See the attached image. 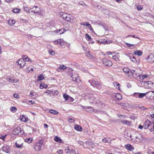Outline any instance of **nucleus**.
Instances as JSON below:
<instances>
[{"label":"nucleus","instance_id":"obj_33","mask_svg":"<svg viewBox=\"0 0 154 154\" xmlns=\"http://www.w3.org/2000/svg\"><path fill=\"white\" fill-rule=\"evenodd\" d=\"M148 77V75H140V79L142 80H143Z\"/></svg>","mask_w":154,"mask_h":154},{"label":"nucleus","instance_id":"obj_54","mask_svg":"<svg viewBox=\"0 0 154 154\" xmlns=\"http://www.w3.org/2000/svg\"><path fill=\"white\" fill-rule=\"evenodd\" d=\"M48 52L50 54L52 55H53L55 54V52L53 51L52 50L49 51H48Z\"/></svg>","mask_w":154,"mask_h":154},{"label":"nucleus","instance_id":"obj_48","mask_svg":"<svg viewBox=\"0 0 154 154\" xmlns=\"http://www.w3.org/2000/svg\"><path fill=\"white\" fill-rule=\"evenodd\" d=\"M63 97L66 100H67L69 99V96L66 94H64Z\"/></svg>","mask_w":154,"mask_h":154},{"label":"nucleus","instance_id":"obj_53","mask_svg":"<svg viewBox=\"0 0 154 154\" xmlns=\"http://www.w3.org/2000/svg\"><path fill=\"white\" fill-rule=\"evenodd\" d=\"M13 96L14 97L18 99V98H20V96L19 95H18L16 94H15V93L14 94H13Z\"/></svg>","mask_w":154,"mask_h":154},{"label":"nucleus","instance_id":"obj_34","mask_svg":"<svg viewBox=\"0 0 154 154\" xmlns=\"http://www.w3.org/2000/svg\"><path fill=\"white\" fill-rule=\"evenodd\" d=\"M115 97L117 99L119 100H121L122 98V96L119 93L116 94L115 96Z\"/></svg>","mask_w":154,"mask_h":154},{"label":"nucleus","instance_id":"obj_43","mask_svg":"<svg viewBox=\"0 0 154 154\" xmlns=\"http://www.w3.org/2000/svg\"><path fill=\"white\" fill-rule=\"evenodd\" d=\"M146 95V93H139V98H142L144 97Z\"/></svg>","mask_w":154,"mask_h":154},{"label":"nucleus","instance_id":"obj_57","mask_svg":"<svg viewBox=\"0 0 154 154\" xmlns=\"http://www.w3.org/2000/svg\"><path fill=\"white\" fill-rule=\"evenodd\" d=\"M68 121L70 123H73L75 122L74 120L72 118H69L68 119Z\"/></svg>","mask_w":154,"mask_h":154},{"label":"nucleus","instance_id":"obj_25","mask_svg":"<svg viewBox=\"0 0 154 154\" xmlns=\"http://www.w3.org/2000/svg\"><path fill=\"white\" fill-rule=\"evenodd\" d=\"M111 140L109 138H104L102 140V142L104 143H110Z\"/></svg>","mask_w":154,"mask_h":154},{"label":"nucleus","instance_id":"obj_37","mask_svg":"<svg viewBox=\"0 0 154 154\" xmlns=\"http://www.w3.org/2000/svg\"><path fill=\"white\" fill-rule=\"evenodd\" d=\"M82 25H83L86 26H90V24L88 22H82L80 23Z\"/></svg>","mask_w":154,"mask_h":154},{"label":"nucleus","instance_id":"obj_45","mask_svg":"<svg viewBox=\"0 0 154 154\" xmlns=\"http://www.w3.org/2000/svg\"><path fill=\"white\" fill-rule=\"evenodd\" d=\"M15 145L18 148H21L22 146H23L22 144L21 143V144H20L18 143L17 142H16L15 143Z\"/></svg>","mask_w":154,"mask_h":154},{"label":"nucleus","instance_id":"obj_31","mask_svg":"<svg viewBox=\"0 0 154 154\" xmlns=\"http://www.w3.org/2000/svg\"><path fill=\"white\" fill-rule=\"evenodd\" d=\"M54 140L55 141L59 143H61L62 142L61 140L56 136L54 138Z\"/></svg>","mask_w":154,"mask_h":154},{"label":"nucleus","instance_id":"obj_6","mask_svg":"<svg viewBox=\"0 0 154 154\" xmlns=\"http://www.w3.org/2000/svg\"><path fill=\"white\" fill-rule=\"evenodd\" d=\"M102 61L103 64L106 66H110L112 64V63L111 61L108 60L106 58L103 59Z\"/></svg>","mask_w":154,"mask_h":154},{"label":"nucleus","instance_id":"obj_52","mask_svg":"<svg viewBox=\"0 0 154 154\" xmlns=\"http://www.w3.org/2000/svg\"><path fill=\"white\" fill-rule=\"evenodd\" d=\"M85 37H86V38L87 39V40L88 41L91 40V37L90 36H89V35H88V34H86V35Z\"/></svg>","mask_w":154,"mask_h":154},{"label":"nucleus","instance_id":"obj_50","mask_svg":"<svg viewBox=\"0 0 154 154\" xmlns=\"http://www.w3.org/2000/svg\"><path fill=\"white\" fill-rule=\"evenodd\" d=\"M65 152L66 153H68L69 152L70 150L69 149V148L68 146H66L65 149Z\"/></svg>","mask_w":154,"mask_h":154},{"label":"nucleus","instance_id":"obj_21","mask_svg":"<svg viewBox=\"0 0 154 154\" xmlns=\"http://www.w3.org/2000/svg\"><path fill=\"white\" fill-rule=\"evenodd\" d=\"M22 59L26 61H29L31 62H32V61H30V58H29L26 55H23L22 56Z\"/></svg>","mask_w":154,"mask_h":154},{"label":"nucleus","instance_id":"obj_16","mask_svg":"<svg viewBox=\"0 0 154 154\" xmlns=\"http://www.w3.org/2000/svg\"><path fill=\"white\" fill-rule=\"evenodd\" d=\"M131 72H132L131 74V76L132 75L135 78L139 77L140 75V74L137 73L136 71L134 70H132Z\"/></svg>","mask_w":154,"mask_h":154},{"label":"nucleus","instance_id":"obj_40","mask_svg":"<svg viewBox=\"0 0 154 154\" xmlns=\"http://www.w3.org/2000/svg\"><path fill=\"white\" fill-rule=\"evenodd\" d=\"M12 12L15 13H19L20 11V9L18 8H15L12 10Z\"/></svg>","mask_w":154,"mask_h":154},{"label":"nucleus","instance_id":"obj_44","mask_svg":"<svg viewBox=\"0 0 154 154\" xmlns=\"http://www.w3.org/2000/svg\"><path fill=\"white\" fill-rule=\"evenodd\" d=\"M10 109L11 111L13 112H16L17 110V108L14 106H13Z\"/></svg>","mask_w":154,"mask_h":154},{"label":"nucleus","instance_id":"obj_32","mask_svg":"<svg viewBox=\"0 0 154 154\" xmlns=\"http://www.w3.org/2000/svg\"><path fill=\"white\" fill-rule=\"evenodd\" d=\"M44 79V77L42 75H40L38 77L37 81L38 82L39 81L42 80Z\"/></svg>","mask_w":154,"mask_h":154},{"label":"nucleus","instance_id":"obj_8","mask_svg":"<svg viewBox=\"0 0 154 154\" xmlns=\"http://www.w3.org/2000/svg\"><path fill=\"white\" fill-rule=\"evenodd\" d=\"M152 123L151 121L147 120L144 122L143 127L145 129H147L151 125Z\"/></svg>","mask_w":154,"mask_h":154},{"label":"nucleus","instance_id":"obj_11","mask_svg":"<svg viewBox=\"0 0 154 154\" xmlns=\"http://www.w3.org/2000/svg\"><path fill=\"white\" fill-rule=\"evenodd\" d=\"M17 64L20 65V67L23 68L25 65L26 63L23 60L20 59L17 62Z\"/></svg>","mask_w":154,"mask_h":154},{"label":"nucleus","instance_id":"obj_29","mask_svg":"<svg viewBox=\"0 0 154 154\" xmlns=\"http://www.w3.org/2000/svg\"><path fill=\"white\" fill-rule=\"evenodd\" d=\"M145 85H148V87H151L153 84V83L151 81H145L144 82Z\"/></svg>","mask_w":154,"mask_h":154},{"label":"nucleus","instance_id":"obj_4","mask_svg":"<svg viewBox=\"0 0 154 154\" xmlns=\"http://www.w3.org/2000/svg\"><path fill=\"white\" fill-rule=\"evenodd\" d=\"M71 78L72 79L73 81L78 82L80 81V80L78 74L75 73H74L71 75Z\"/></svg>","mask_w":154,"mask_h":154},{"label":"nucleus","instance_id":"obj_22","mask_svg":"<svg viewBox=\"0 0 154 154\" xmlns=\"http://www.w3.org/2000/svg\"><path fill=\"white\" fill-rule=\"evenodd\" d=\"M136 138L138 139L139 140H142L143 139L142 135L139 133H137L136 134V136L135 137Z\"/></svg>","mask_w":154,"mask_h":154},{"label":"nucleus","instance_id":"obj_14","mask_svg":"<svg viewBox=\"0 0 154 154\" xmlns=\"http://www.w3.org/2000/svg\"><path fill=\"white\" fill-rule=\"evenodd\" d=\"M20 120L21 121L27 122L29 121V119L24 115H22L20 117Z\"/></svg>","mask_w":154,"mask_h":154},{"label":"nucleus","instance_id":"obj_10","mask_svg":"<svg viewBox=\"0 0 154 154\" xmlns=\"http://www.w3.org/2000/svg\"><path fill=\"white\" fill-rule=\"evenodd\" d=\"M128 58L133 62L136 63L137 64L139 63V60H137L133 56H128Z\"/></svg>","mask_w":154,"mask_h":154},{"label":"nucleus","instance_id":"obj_56","mask_svg":"<svg viewBox=\"0 0 154 154\" xmlns=\"http://www.w3.org/2000/svg\"><path fill=\"white\" fill-rule=\"evenodd\" d=\"M68 100H69V102H72L74 100V99L70 97H69V99Z\"/></svg>","mask_w":154,"mask_h":154},{"label":"nucleus","instance_id":"obj_13","mask_svg":"<svg viewBox=\"0 0 154 154\" xmlns=\"http://www.w3.org/2000/svg\"><path fill=\"white\" fill-rule=\"evenodd\" d=\"M89 99L90 100H91L93 101L92 102H91L92 103H98V102H99L98 100H96V102H95V101L94 100L96 98L92 94H91L90 95V96L88 97Z\"/></svg>","mask_w":154,"mask_h":154},{"label":"nucleus","instance_id":"obj_36","mask_svg":"<svg viewBox=\"0 0 154 154\" xmlns=\"http://www.w3.org/2000/svg\"><path fill=\"white\" fill-rule=\"evenodd\" d=\"M113 85L117 89L119 90V85L120 84L117 82H114L113 83Z\"/></svg>","mask_w":154,"mask_h":154},{"label":"nucleus","instance_id":"obj_28","mask_svg":"<svg viewBox=\"0 0 154 154\" xmlns=\"http://www.w3.org/2000/svg\"><path fill=\"white\" fill-rule=\"evenodd\" d=\"M121 123L123 124H126L128 125H129L131 124V122L130 121L125 120L121 121Z\"/></svg>","mask_w":154,"mask_h":154},{"label":"nucleus","instance_id":"obj_61","mask_svg":"<svg viewBox=\"0 0 154 154\" xmlns=\"http://www.w3.org/2000/svg\"><path fill=\"white\" fill-rule=\"evenodd\" d=\"M5 1L8 3H10L13 2L14 0H5Z\"/></svg>","mask_w":154,"mask_h":154},{"label":"nucleus","instance_id":"obj_41","mask_svg":"<svg viewBox=\"0 0 154 154\" xmlns=\"http://www.w3.org/2000/svg\"><path fill=\"white\" fill-rule=\"evenodd\" d=\"M127 137H126V138L128 140H132V136L131 134L127 133Z\"/></svg>","mask_w":154,"mask_h":154},{"label":"nucleus","instance_id":"obj_30","mask_svg":"<svg viewBox=\"0 0 154 154\" xmlns=\"http://www.w3.org/2000/svg\"><path fill=\"white\" fill-rule=\"evenodd\" d=\"M57 33L59 35H61L64 32V29H62L56 30Z\"/></svg>","mask_w":154,"mask_h":154},{"label":"nucleus","instance_id":"obj_42","mask_svg":"<svg viewBox=\"0 0 154 154\" xmlns=\"http://www.w3.org/2000/svg\"><path fill=\"white\" fill-rule=\"evenodd\" d=\"M15 23V20H10L8 21L9 24L11 26L13 25Z\"/></svg>","mask_w":154,"mask_h":154},{"label":"nucleus","instance_id":"obj_15","mask_svg":"<svg viewBox=\"0 0 154 154\" xmlns=\"http://www.w3.org/2000/svg\"><path fill=\"white\" fill-rule=\"evenodd\" d=\"M39 8L37 6H35L30 9V11L34 13H37L39 10Z\"/></svg>","mask_w":154,"mask_h":154},{"label":"nucleus","instance_id":"obj_12","mask_svg":"<svg viewBox=\"0 0 154 154\" xmlns=\"http://www.w3.org/2000/svg\"><path fill=\"white\" fill-rule=\"evenodd\" d=\"M2 149L3 151L6 153H9L10 150V146L7 145L5 144L3 146Z\"/></svg>","mask_w":154,"mask_h":154},{"label":"nucleus","instance_id":"obj_7","mask_svg":"<svg viewBox=\"0 0 154 154\" xmlns=\"http://www.w3.org/2000/svg\"><path fill=\"white\" fill-rule=\"evenodd\" d=\"M123 71L126 73V75L128 76H131V74L132 73L131 70L128 68L125 67L123 68Z\"/></svg>","mask_w":154,"mask_h":154},{"label":"nucleus","instance_id":"obj_46","mask_svg":"<svg viewBox=\"0 0 154 154\" xmlns=\"http://www.w3.org/2000/svg\"><path fill=\"white\" fill-rule=\"evenodd\" d=\"M153 92V91H150L147 92L146 93V94H147L149 95V96H150V97H152Z\"/></svg>","mask_w":154,"mask_h":154},{"label":"nucleus","instance_id":"obj_2","mask_svg":"<svg viewBox=\"0 0 154 154\" xmlns=\"http://www.w3.org/2000/svg\"><path fill=\"white\" fill-rule=\"evenodd\" d=\"M60 15L61 17L66 21H70L72 20V16L70 14L64 12H61L60 13Z\"/></svg>","mask_w":154,"mask_h":154},{"label":"nucleus","instance_id":"obj_60","mask_svg":"<svg viewBox=\"0 0 154 154\" xmlns=\"http://www.w3.org/2000/svg\"><path fill=\"white\" fill-rule=\"evenodd\" d=\"M54 43L55 44H59V39L55 41H54Z\"/></svg>","mask_w":154,"mask_h":154},{"label":"nucleus","instance_id":"obj_55","mask_svg":"<svg viewBox=\"0 0 154 154\" xmlns=\"http://www.w3.org/2000/svg\"><path fill=\"white\" fill-rule=\"evenodd\" d=\"M138 108L141 110H144L146 109H147L143 106H139L138 107Z\"/></svg>","mask_w":154,"mask_h":154},{"label":"nucleus","instance_id":"obj_47","mask_svg":"<svg viewBox=\"0 0 154 154\" xmlns=\"http://www.w3.org/2000/svg\"><path fill=\"white\" fill-rule=\"evenodd\" d=\"M30 95L31 96H35L36 95V93L33 91H31Z\"/></svg>","mask_w":154,"mask_h":154},{"label":"nucleus","instance_id":"obj_24","mask_svg":"<svg viewBox=\"0 0 154 154\" xmlns=\"http://www.w3.org/2000/svg\"><path fill=\"white\" fill-rule=\"evenodd\" d=\"M33 139L32 138L29 137L26 138L25 140V141L28 143H30L32 142Z\"/></svg>","mask_w":154,"mask_h":154},{"label":"nucleus","instance_id":"obj_20","mask_svg":"<svg viewBox=\"0 0 154 154\" xmlns=\"http://www.w3.org/2000/svg\"><path fill=\"white\" fill-rule=\"evenodd\" d=\"M125 147L127 149L130 151H132L134 149L133 147L130 144H127L125 145Z\"/></svg>","mask_w":154,"mask_h":154},{"label":"nucleus","instance_id":"obj_38","mask_svg":"<svg viewBox=\"0 0 154 154\" xmlns=\"http://www.w3.org/2000/svg\"><path fill=\"white\" fill-rule=\"evenodd\" d=\"M48 86L45 84L44 83H42L40 85V88L41 89H43L44 88H46Z\"/></svg>","mask_w":154,"mask_h":154},{"label":"nucleus","instance_id":"obj_64","mask_svg":"<svg viewBox=\"0 0 154 154\" xmlns=\"http://www.w3.org/2000/svg\"><path fill=\"white\" fill-rule=\"evenodd\" d=\"M59 44L61 45H63V42L60 39H59Z\"/></svg>","mask_w":154,"mask_h":154},{"label":"nucleus","instance_id":"obj_58","mask_svg":"<svg viewBox=\"0 0 154 154\" xmlns=\"http://www.w3.org/2000/svg\"><path fill=\"white\" fill-rule=\"evenodd\" d=\"M57 152L59 154H62L63 152V150L62 149H60Z\"/></svg>","mask_w":154,"mask_h":154},{"label":"nucleus","instance_id":"obj_5","mask_svg":"<svg viewBox=\"0 0 154 154\" xmlns=\"http://www.w3.org/2000/svg\"><path fill=\"white\" fill-rule=\"evenodd\" d=\"M23 132V130L21 129L20 127H17L14 130L13 133L14 134L18 135L19 133H20L21 134H22Z\"/></svg>","mask_w":154,"mask_h":154},{"label":"nucleus","instance_id":"obj_62","mask_svg":"<svg viewBox=\"0 0 154 154\" xmlns=\"http://www.w3.org/2000/svg\"><path fill=\"white\" fill-rule=\"evenodd\" d=\"M6 136V135H5V136H4L2 135H0V138L1 139H2L3 140H4V139H5V136Z\"/></svg>","mask_w":154,"mask_h":154},{"label":"nucleus","instance_id":"obj_17","mask_svg":"<svg viewBox=\"0 0 154 154\" xmlns=\"http://www.w3.org/2000/svg\"><path fill=\"white\" fill-rule=\"evenodd\" d=\"M85 110L86 111L90 113L94 111V108L90 106H87L85 108Z\"/></svg>","mask_w":154,"mask_h":154},{"label":"nucleus","instance_id":"obj_51","mask_svg":"<svg viewBox=\"0 0 154 154\" xmlns=\"http://www.w3.org/2000/svg\"><path fill=\"white\" fill-rule=\"evenodd\" d=\"M139 93H134V94H133V96L136 97V98H137V97H139Z\"/></svg>","mask_w":154,"mask_h":154},{"label":"nucleus","instance_id":"obj_39","mask_svg":"<svg viewBox=\"0 0 154 154\" xmlns=\"http://www.w3.org/2000/svg\"><path fill=\"white\" fill-rule=\"evenodd\" d=\"M49 112L50 113L54 114H57L58 113V112L57 111L53 109L50 110Z\"/></svg>","mask_w":154,"mask_h":154},{"label":"nucleus","instance_id":"obj_27","mask_svg":"<svg viewBox=\"0 0 154 154\" xmlns=\"http://www.w3.org/2000/svg\"><path fill=\"white\" fill-rule=\"evenodd\" d=\"M126 44L128 47L130 48L131 49H132L135 47V45L134 44H131L128 43H126Z\"/></svg>","mask_w":154,"mask_h":154},{"label":"nucleus","instance_id":"obj_63","mask_svg":"<svg viewBox=\"0 0 154 154\" xmlns=\"http://www.w3.org/2000/svg\"><path fill=\"white\" fill-rule=\"evenodd\" d=\"M90 27V30L92 31L93 32H94V31L93 30V28H92L91 25H90V26H89Z\"/></svg>","mask_w":154,"mask_h":154},{"label":"nucleus","instance_id":"obj_49","mask_svg":"<svg viewBox=\"0 0 154 154\" xmlns=\"http://www.w3.org/2000/svg\"><path fill=\"white\" fill-rule=\"evenodd\" d=\"M7 80L8 82H12V83H14V82H15V80L14 79H13V80H12V79H10V78H7Z\"/></svg>","mask_w":154,"mask_h":154},{"label":"nucleus","instance_id":"obj_59","mask_svg":"<svg viewBox=\"0 0 154 154\" xmlns=\"http://www.w3.org/2000/svg\"><path fill=\"white\" fill-rule=\"evenodd\" d=\"M137 10L138 11H141V10H142V8L141 7V6H140V5H139V6H138L137 7Z\"/></svg>","mask_w":154,"mask_h":154},{"label":"nucleus","instance_id":"obj_9","mask_svg":"<svg viewBox=\"0 0 154 154\" xmlns=\"http://www.w3.org/2000/svg\"><path fill=\"white\" fill-rule=\"evenodd\" d=\"M148 62L150 63L154 62V54H150L148 56L147 58Z\"/></svg>","mask_w":154,"mask_h":154},{"label":"nucleus","instance_id":"obj_1","mask_svg":"<svg viewBox=\"0 0 154 154\" xmlns=\"http://www.w3.org/2000/svg\"><path fill=\"white\" fill-rule=\"evenodd\" d=\"M44 147L43 140H39L38 142L35 144L34 148L36 151H39L42 150V148H43Z\"/></svg>","mask_w":154,"mask_h":154},{"label":"nucleus","instance_id":"obj_26","mask_svg":"<svg viewBox=\"0 0 154 154\" xmlns=\"http://www.w3.org/2000/svg\"><path fill=\"white\" fill-rule=\"evenodd\" d=\"M134 54L135 55L140 56L142 55V52L140 50H137L134 52Z\"/></svg>","mask_w":154,"mask_h":154},{"label":"nucleus","instance_id":"obj_3","mask_svg":"<svg viewBox=\"0 0 154 154\" xmlns=\"http://www.w3.org/2000/svg\"><path fill=\"white\" fill-rule=\"evenodd\" d=\"M88 82L90 83L91 86L94 87H95L97 86H99V87L100 88L99 89L101 88V84L100 82L97 80H89Z\"/></svg>","mask_w":154,"mask_h":154},{"label":"nucleus","instance_id":"obj_23","mask_svg":"<svg viewBox=\"0 0 154 154\" xmlns=\"http://www.w3.org/2000/svg\"><path fill=\"white\" fill-rule=\"evenodd\" d=\"M74 129L77 131H82V128L80 125H76L74 126Z\"/></svg>","mask_w":154,"mask_h":154},{"label":"nucleus","instance_id":"obj_18","mask_svg":"<svg viewBox=\"0 0 154 154\" xmlns=\"http://www.w3.org/2000/svg\"><path fill=\"white\" fill-rule=\"evenodd\" d=\"M66 69V67L63 65L60 66L59 68L57 69V70L58 72H61Z\"/></svg>","mask_w":154,"mask_h":154},{"label":"nucleus","instance_id":"obj_35","mask_svg":"<svg viewBox=\"0 0 154 154\" xmlns=\"http://www.w3.org/2000/svg\"><path fill=\"white\" fill-rule=\"evenodd\" d=\"M86 56L89 59H92L93 57H94L93 55L90 54V53L89 51L86 53Z\"/></svg>","mask_w":154,"mask_h":154},{"label":"nucleus","instance_id":"obj_19","mask_svg":"<svg viewBox=\"0 0 154 154\" xmlns=\"http://www.w3.org/2000/svg\"><path fill=\"white\" fill-rule=\"evenodd\" d=\"M119 53L116 54L115 55L112 56L113 59L116 61H119Z\"/></svg>","mask_w":154,"mask_h":154}]
</instances>
